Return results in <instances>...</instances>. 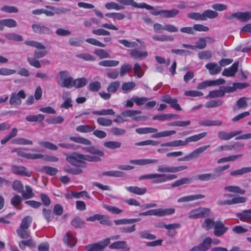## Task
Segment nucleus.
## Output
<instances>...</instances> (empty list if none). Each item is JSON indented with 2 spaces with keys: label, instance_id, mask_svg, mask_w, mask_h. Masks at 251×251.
I'll return each instance as SVG.
<instances>
[{
  "label": "nucleus",
  "instance_id": "64",
  "mask_svg": "<svg viewBox=\"0 0 251 251\" xmlns=\"http://www.w3.org/2000/svg\"><path fill=\"white\" fill-rule=\"evenodd\" d=\"M87 251H103V247L100 243L89 245L86 247Z\"/></svg>",
  "mask_w": 251,
  "mask_h": 251
},
{
  "label": "nucleus",
  "instance_id": "48",
  "mask_svg": "<svg viewBox=\"0 0 251 251\" xmlns=\"http://www.w3.org/2000/svg\"><path fill=\"white\" fill-rule=\"evenodd\" d=\"M81 157L83 161L86 160L90 162H100L101 161L100 156L98 155H84L81 154Z\"/></svg>",
  "mask_w": 251,
  "mask_h": 251
},
{
  "label": "nucleus",
  "instance_id": "21",
  "mask_svg": "<svg viewBox=\"0 0 251 251\" xmlns=\"http://www.w3.org/2000/svg\"><path fill=\"white\" fill-rule=\"evenodd\" d=\"M238 62H235L228 68H226L222 72V75L225 76H233L238 71Z\"/></svg>",
  "mask_w": 251,
  "mask_h": 251
},
{
  "label": "nucleus",
  "instance_id": "8",
  "mask_svg": "<svg viewBox=\"0 0 251 251\" xmlns=\"http://www.w3.org/2000/svg\"><path fill=\"white\" fill-rule=\"evenodd\" d=\"M209 147L210 145H205L199 147L194 150L192 152H191L189 154L183 157L179 158L178 160L181 161H188L193 158H197L199 156V155L200 154L203 153L205 150H206L208 148H209Z\"/></svg>",
  "mask_w": 251,
  "mask_h": 251
},
{
  "label": "nucleus",
  "instance_id": "1",
  "mask_svg": "<svg viewBox=\"0 0 251 251\" xmlns=\"http://www.w3.org/2000/svg\"><path fill=\"white\" fill-rule=\"evenodd\" d=\"M187 169V166H186L175 167L166 165H159L157 167V171L160 174L154 173L143 175L141 176L139 179L140 180L144 179H152V182L153 183H162L177 178L176 175H166L164 173H175Z\"/></svg>",
  "mask_w": 251,
  "mask_h": 251
},
{
  "label": "nucleus",
  "instance_id": "56",
  "mask_svg": "<svg viewBox=\"0 0 251 251\" xmlns=\"http://www.w3.org/2000/svg\"><path fill=\"white\" fill-rule=\"evenodd\" d=\"M63 170L66 173L73 175H79L82 173V170L81 168H80V167L70 168L69 167L65 166L63 168Z\"/></svg>",
  "mask_w": 251,
  "mask_h": 251
},
{
  "label": "nucleus",
  "instance_id": "11",
  "mask_svg": "<svg viewBox=\"0 0 251 251\" xmlns=\"http://www.w3.org/2000/svg\"><path fill=\"white\" fill-rule=\"evenodd\" d=\"M228 230V227L225 226L224 223L220 221H216L214 227L213 234L216 237H221L224 235Z\"/></svg>",
  "mask_w": 251,
  "mask_h": 251
},
{
  "label": "nucleus",
  "instance_id": "42",
  "mask_svg": "<svg viewBox=\"0 0 251 251\" xmlns=\"http://www.w3.org/2000/svg\"><path fill=\"white\" fill-rule=\"evenodd\" d=\"M25 190H23L21 192L23 197L25 199H28L32 198L34 196V194L33 192L32 188L28 186L25 185Z\"/></svg>",
  "mask_w": 251,
  "mask_h": 251
},
{
  "label": "nucleus",
  "instance_id": "54",
  "mask_svg": "<svg viewBox=\"0 0 251 251\" xmlns=\"http://www.w3.org/2000/svg\"><path fill=\"white\" fill-rule=\"evenodd\" d=\"M92 113L96 115H114L115 113L113 109H108L93 111Z\"/></svg>",
  "mask_w": 251,
  "mask_h": 251
},
{
  "label": "nucleus",
  "instance_id": "55",
  "mask_svg": "<svg viewBox=\"0 0 251 251\" xmlns=\"http://www.w3.org/2000/svg\"><path fill=\"white\" fill-rule=\"evenodd\" d=\"M98 124L101 126H109L112 124V121L111 119L104 117H99L97 120Z\"/></svg>",
  "mask_w": 251,
  "mask_h": 251
},
{
  "label": "nucleus",
  "instance_id": "15",
  "mask_svg": "<svg viewBox=\"0 0 251 251\" xmlns=\"http://www.w3.org/2000/svg\"><path fill=\"white\" fill-rule=\"evenodd\" d=\"M26 95L24 90H20L18 93H12L9 100L11 105H20L22 103L21 99L25 98Z\"/></svg>",
  "mask_w": 251,
  "mask_h": 251
},
{
  "label": "nucleus",
  "instance_id": "39",
  "mask_svg": "<svg viewBox=\"0 0 251 251\" xmlns=\"http://www.w3.org/2000/svg\"><path fill=\"white\" fill-rule=\"evenodd\" d=\"M45 116L41 114L36 115H28L25 117V119L29 122H41L44 120Z\"/></svg>",
  "mask_w": 251,
  "mask_h": 251
},
{
  "label": "nucleus",
  "instance_id": "27",
  "mask_svg": "<svg viewBox=\"0 0 251 251\" xmlns=\"http://www.w3.org/2000/svg\"><path fill=\"white\" fill-rule=\"evenodd\" d=\"M199 124L201 126H220L223 123L220 120H201L199 122Z\"/></svg>",
  "mask_w": 251,
  "mask_h": 251
},
{
  "label": "nucleus",
  "instance_id": "45",
  "mask_svg": "<svg viewBox=\"0 0 251 251\" xmlns=\"http://www.w3.org/2000/svg\"><path fill=\"white\" fill-rule=\"evenodd\" d=\"M179 13V11L176 9L170 10H162V16L165 18H173Z\"/></svg>",
  "mask_w": 251,
  "mask_h": 251
},
{
  "label": "nucleus",
  "instance_id": "29",
  "mask_svg": "<svg viewBox=\"0 0 251 251\" xmlns=\"http://www.w3.org/2000/svg\"><path fill=\"white\" fill-rule=\"evenodd\" d=\"M126 189L128 192L138 195H144L147 192V189L145 187L140 188L137 186H128L126 187Z\"/></svg>",
  "mask_w": 251,
  "mask_h": 251
},
{
  "label": "nucleus",
  "instance_id": "6",
  "mask_svg": "<svg viewBox=\"0 0 251 251\" xmlns=\"http://www.w3.org/2000/svg\"><path fill=\"white\" fill-rule=\"evenodd\" d=\"M66 160L72 165L78 167L84 168L86 167V163L83 161L81 154L77 152H74L67 156Z\"/></svg>",
  "mask_w": 251,
  "mask_h": 251
},
{
  "label": "nucleus",
  "instance_id": "36",
  "mask_svg": "<svg viewBox=\"0 0 251 251\" xmlns=\"http://www.w3.org/2000/svg\"><path fill=\"white\" fill-rule=\"evenodd\" d=\"M224 96V93L222 88H220L218 90L210 91L206 96V99H213Z\"/></svg>",
  "mask_w": 251,
  "mask_h": 251
},
{
  "label": "nucleus",
  "instance_id": "10",
  "mask_svg": "<svg viewBox=\"0 0 251 251\" xmlns=\"http://www.w3.org/2000/svg\"><path fill=\"white\" fill-rule=\"evenodd\" d=\"M142 113V111L140 110H127L123 112V116L124 117H127L131 118L133 121H145L148 118L147 116H138L137 115Z\"/></svg>",
  "mask_w": 251,
  "mask_h": 251
},
{
  "label": "nucleus",
  "instance_id": "63",
  "mask_svg": "<svg viewBox=\"0 0 251 251\" xmlns=\"http://www.w3.org/2000/svg\"><path fill=\"white\" fill-rule=\"evenodd\" d=\"M17 233L22 239H27L30 236V232L28 229L21 227L17 230Z\"/></svg>",
  "mask_w": 251,
  "mask_h": 251
},
{
  "label": "nucleus",
  "instance_id": "40",
  "mask_svg": "<svg viewBox=\"0 0 251 251\" xmlns=\"http://www.w3.org/2000/svg\"><path fill=\"white\" fill-rule=\"evenodd\" d=\"M46 8L49 9L50 10H54V14H65L67 12H70L71 11L70 9L69 8H65L63 7H56L53 6L47 5L46 6Z\"/></svg>",
  "mask_w": 251,
  "mask_h": 251
},
{
  "label": "nucleus",
  "instance_id": "46",
  "mask_svg": "<svg viewBox=\"0 0 251 251\" xmlns=\"http://www.w3.org/2000/svg\"><path fill=\"white\" fill-rule=\"evenodd\" d=\"M12 143L20 145H32L33 144V142L31 140L24 138H16L12 141Z\"/></svg>",
  "mask_w": 251,
  "mask_h": 251
},
{
  "label": "nucleus",
  "instance_id": "19",
  "mask_svg": "<svg viewBox=\"0 0 251 251\" xmlns=\"http://www.w3.org/2000/svg\"><path fill=\"white\" fill-rule=\"evenodd\" d=\"M162 101L170 104L171 106L176 110L180 111L181 108L177 103V100L176 99H172L169 95H164L162 97Z\"/></svg>",
  "mask_w": 251,
  "mask_h": 251
},
{
  "label": "nucleus",
  "instance_id": "33",
  "mask_svg": "<svg viewBox=\"0 0 251 251\" xmlns=\"http://www.w3.org/2000/svg\"><path fill=\"white\" fill-rule=\"evenodd\" d=\"M1 20L3 30L4 29V26L9 28H13L16 27L18 25L17 22L13 19H1Z\"/></svg>",
  "mask_w": 251,
  "mask_h": 251
},
{
  "label": "nucleus",
  "instance_id": "25",
  "mask_svg": "<svg viewBox=\"0 0 251 251\" xmlns=\"http://www.w3.org/2000/svg\"><path fill=\"white\" fill-rule=\"evenodd\" d=\"M236 216L244 222L251 221V209L243 210L242 212L236 214Z\"/></svg>",
  "mask_w": 251,
  "mask_h": 251
},
{
  "label": "nucleus",
  "instance_id": "17",
  "mask_svg": "<svg viewBox=\"0 0 251 251\" xmlns=\"http://www.w3.org/2000/svg\"><path fill=\"white\" fill-rule=\"evenodd\" d=\"M131 58L134 59L142 60L146 58L148 52L146 50H139L137 49H131L128 50Z\"/></svg>",
  "mask_w": 251,
  "mask_h": 251
},
{
  "label": "nucleus",
  "instance_id": "5",
  "mask_svg": "<svg viewBox=\"0 0 251 251\" xmlns=\"http://www.w3.org/2000/svg\"><path fill=\"white\" fill-rule=\"evenodd\" d=\"M60 82H58L61 87L70 88L72 87L74 79L71 76L68 71H62L59 73Z\"/></svg>",
  "mask_w": 251,
  "mask_h": 251
},
{
  "label": "nucleus",
  "instance_id": "26",
  "mask_svg": "<svg viewBox=\"0 0 251 251\" xmlns=\"http://www.w3.org/2000/svg\"><path fill=\"white\" fill-rule=\"evenodd\" d=\"M63 241L65 244L70 248L74 247L76 242L75 238L70 232L66 233Z\"/></svg>",
  "mask_w": 251,
  "mask_h": 251
},
{
  "label": "nucleus",
  "instance_id": "14",
  "mask_svg": "<svg viewBox=\"0 0 251 251\" xmlns=\"http://www.w3.org/2000/svg\"><path fill=\"white\" fill-rule=\"evenodd\" d=\"M211 244L212 239L208 237L205 238L201 243L193 247L188 251H206L210 248Z\"/></svg>",
  "mask_w": 251,
  "mask_h": 251
},
{
  "label": "nucleus",
  "instance_id": "34",
  "mask_svg": "<svg viewBox=\"0 0 251 251\" xmlns=\"http://www.w3.org/2000/svg\"><path fill=\"white\" fill-rule=\"evenodd\" d=\"M71 225L76 228H81L85 226V222L79 217H75L71 222Z\"/></svg>",
  "mask_w": 251,
  "mask_h": 251
},
{
  "label": "nucleus",
  "instance_id": "22",
  "mask_svg": "<svg viewBox=\"0 0 251 251\" xmlns=\"http://www.w3.org/2000/svg\"><path fill=\"white\" fill-rule=\"evenodd\" d=\"M205 198V195L202 194H196L193 195H188L180 198L177 200L178 202H189L191 201H196L199 199H201Z\"/></svg>",
  "mask_w": 251,
  "mask_h": 251
},
{
  "label": "nucleus",
  "instance_id": "37",
  "mask_svg": "<svg viewBox=\"0 0 251 251\" xmlns=\"http://www.w3.org/2000/svg\"><path fill=\"white\" fill-rule=\"evenodd\" d=\"M203 21L207 20V19L216 18L218 16V13L212 10H206L202 13Z\"/></svg>",
  "mask_w": 251,
  "mask_h": 251
},
{
  "label": "nucleus",
  "instance_id": "53",
  "mask_svg": "<svg viewBox=\"0 0 251 251\" xmlns=\"http://www.w3.org/2000/svg\"><path fill=\"white\" fill-rule=\"evenodd\" d=\"M135 86L133 82H125L122 85V90L125 93H127L134 89Z\"/></svg>",
  "mask_w": 251,
  "mask_h": 251
},
{
  "label": "nucleus",
  "instance_id": "32",
  "mask_svg": "<svg viewBox=\"0 0 251 251\" xmlns=\"http://www.w3.org/2000/svg\"><path fill=\"white\" fill-rule=\"evenodd\" d=\"M88 82V79L85 77L74 79L72 83V87H75L76 88L83 87L87 84Z\"/></svg>",
  "mask_w": 251,
  "mask_h": 251
},
{
  "label": "nucleus",
  "instance_id": "58",
  "mask_svg": "<svg viewBox=\"0 0 251 251\" xmlns=\"http://www.w3.org/2000/svg\"><path fill=\"white\" fill-rule=\"evenodd\" d=\"M119 63L118 61L107 60L100 62L99 65L101 66L112 67L117 66Z\"/></svg>",
  "mask_w": 251,
  "mask_h": 251
},
{
  "label": "nucleus",
  "instance_id": "59",
  "mask_svg": "<svg viewBox=\"0 0 251 251\" xmlns=\"http://www.w3.org/2000/svg\"><path fill=\"white\" fill-rule=\"evenodd\" d=\"M120 85V83L118 81L112 82L108 86L107 90L109 93H114L119 88Z\"/></svg>",
  "mask_w": 251,
  "mask_h": 251
},
{
  "label": "nucleus",
  "instance_id": "7",
  "mask_svg": "<svg viewBox=\"0 0 251 251\" xmlns=\"http://www.w3.org/2000/svg\"><path fill=\"white\" fill-rule=\"evenodd\" d=\"M26 150L25 148H14L12 150L11 152H16L18 155L28 159L35 160L44 157V155L42 154L26 153L25 151Z\"/></svg>",
  "mask_w": 251,
  "mask_h": 251
},
{
  "label": "nucleus",
  "instance_id": "57",
  "mask_svg": "<svg viewBox=\"0 0 251 251\" xmlns=\"http://www.w3.org/2000/svg\"><path fill=\"white\" fill-rule=\"evenodd\" d=\"M196 179L201 181H207L213 180L211 173L199 174L196 176Z\"/></svg>",
  "mask_w": 251,
  "mask_h": 251
},
{
  "label": "nucleus",
  "instance_id": "24",
  "mask_svg": "<svg viewBox=\"0 0 251 251\" xmlns=\"http://www.w3.org/2000/svg\"><path fill=\"white\" fill-rule=\"evenodd\" d=\"M229 165H226L223 166H219L214 170V173L212 174V178L214 179H216L222 176H223L224 174V172L228 169L229 168Z\"/></svg>",
  "mask_w": 251,
  "mask_h": 251
},
{
  "label": "nucleus",
  "instance_id": "49",
  "mask_svg": "<svg viewBox=\"0 0 251 251\" xmlns=\"http://www.w3.org/2000/svg\"><path fill=\"white\" fill-rule=\"evenodd\" d=\"M223 103V100H214L208 101L205 104L206 108H214L221 106Z\"/></svg>",
  "mask_w": 251,
  "mask_h": 251
},
{
  "label": "nucleus",
  "instance_id": "16",
  "mask_svg": "<svg viewBox=\"0 0 251 251\" xmlns=\"http://www.w3.org/2000/svg\"><path fill=\"white\" fill-rule=\"evenodd\" d=\"M242 132V130L233 131L230 132L220 131L218 133V137L222 140H229L232 138L241 134Z\"/></svg>",
  "mask_w": 251,
  "mask_h": 251
},
{
  "label": "nucleus",
  "instance_id": "38",
  "mask_svg": "<svg viewBox=\"0 0 251 251\" xmlns=\"http://www.w3.org/2000/svg\"><path fill=\"white\" fill-rule=\"evenodd\" d=\"M121 145L122 143L121 142L116 141H107L103 143V146L111 150L120 148Z\"/></svg>",
  "mask_w": 251,
  "mask_h": 251
},
{
  "label": "nucleus",
  "instance_id": "23",
  "mask_svg": "<svg viewBox=\"0 0 251 251\" xmlns=\"http://www.w3.org/2000/svg\"><path fill=\"white\" fill-rule=\"evenodd\" d=\"M205 68L208 70L209 74L215 75L219 73L221 71V67L215 62H210L205 65Z\"/></svg>",
  "mask_w": 251,
  "mask_h": 251
},
{
  "label": "nucleus",
  "instance_id": "12",
  "mask_svg": "<svg viewBox=\"0 0 251 251\" xmlns=\"http://www.w3.org/2000/svg\"><path fill=\"white\" fill-rule=\"evenodd\" d=\"M32 28L35 33L39 34L50 35L53 33L52 30L50 27L42 24H33Z\"/></svg>",
  "mask_w": 251,
  "mask_h": 251
},
{
  "label": "nucleus",
  "instance_id": "50",
  "mask_svg": "<svg viewBox=\"0 0 251 251\" xmlns=\"http://www.w3.org/2000/svg\"><path fill=\"white\" fill-rule=\"evenodd\" d=\"M176 133L175 130H166L160 132H157L151 136L152 138H158L161 137H164L170 136L172 134H174Z\"/></svg>",
  "mask_w": 251,
  "mask_h": 251
},
{
  "label": "nucleus",
  "instance_id": "20",
  "mask_svg": "<svg viewBox=\"0 0 251 251\" xmlns=\"http://www.w3.org/2000/svg\"><path fill=\"white\" fill-rule=\"evenodd\" d=\"M110 249L122 250V251H129L130 250L125 241H118L113 243L109 246Z\"/></svg>",
  "mask_w": 251,
  "mask_h": 251
},
{
  "label": "nucleus",
  "instance_id": "3",
  "mask_svg": "<svg viewBox=\"0 0 251 251\" xmlns=\"http://www.w3.org/2000/svg\"><path fill=\"white\" fill-rule=\"evenodd\" d=\"M175 212V209L173 208H159L141 212L139 214L140 216H151L154 215L158 217H163L166 215H170Z\"/></svg>",
  "mask_w": 251,
  "mask_h": 251
},
{
  "label": "nucleus",
  "instance_id": "30",
  "mask_svg": "<svg viewBox=\"0 0 251 251\" xmlns=\"http://www.w3.org/2000/svg\"><path fill=\"white\" fill-rule=\"evenodd\" d=\"M250 173H251V167H243L240 169L231 171L230 175L232 176H236Z\"/></svg>",
  "mask_w": 251,
  "mask_h": 251
},
{
  "label": "nucleus",
  "instance_id": "2",
  "mask_svg": "<svg viewBox=\"0 0 251 251\" xmlns=\"http://www.w3.org/2000/svg\"><path fill=\"white\" fill-rule=\"evenodd\" d=\"M116 1L121 4L126 5V6L131 5L135 8H146L148 10H152L150 13L151 15L157 16L161 15L162 16V10L156 11L154 9L153 7L148 5L145 3H137L134 0H116Z\"/></svg>",
  "mask_w": 251,
  "mask_h": 251
},
{
  "label": "nucleus",
  "instance_id": "62",
  "mask_svg": "<svg viewBox=\"0 0 251 251\" xmlns=\"http://www.w3.org/2000/svg\"><path fill=\"white\" fill-rule=\"evenodd\" d=\"M198 55L199 59L204 60H209L212 57L211 51L210 50L200 51L198 53Z\"/></svg>",
  "mask_w": 251,
  "mask_h": 251
},
{
  "label": "nucleus",
  "instance_id": "52",
  "mask_svg": "<svg viewBox=\"0 0 251 251\" xmlns=\"http://www.w3.org/2000/svg\"><path fill=\"white\" fill-rule=\"evenodd\" d=\"M120 5L114 2H107L105 4V7L107 9H115L116 10H123L125 9V5Z\"/></svg>",
  "mask_w": 251,
  "mask_h": 251
},
{
  "label": "nucleus",
  "instance_id": "43",
  "mask_svg": "<svg viewBox=\"0 0 251 251\" xmlns=\"http://www.w3.org/2000/svg\"><path fill=\"white\" fill-rule=\"evenodd\" d=\"M136 132L139 134H148L151 133H156L158 131L157 128L153 127H140L136 128Z\"/></svg>",
  "mask_w": 251,
  "mask_h": 251
},
{
  "label": "nucleus",
  "instance_id": "18",
  "mask_svg": "<svg viewBox=\"0 0 251 251\" xmlns=\"http://www.w3.org/2000/svg\"><path fill=\"white\" fill-rule=\"evenodd\" d=\"M11 170L13 174L24 176L27 177L31 176L30 173L28 172L27 169L24 166L12 165Z\"/></svg>",
  "mask_w": 251,
  "mask_h": 251
},
{
  "label": "nucleus",
  "instance_id": "4",
  "mask_svg": "<svg viewBox=\"0 0 251 251\" xmlns=\"http://www.w3.org/2000/svg\"><path fill=\"white\" fill-rule=\"evenodd\" d=\"M211 215V210L209 208L199 207L191 210L188 213L190 219H201L208 217Z\"/></svg>",
  "mask_w": 251,
  "mask_h": 251
},
{
  "label": "nucleus",
  "instance_id": "47",
  "mask_svg": "<svg viewBox=\"0 0 251 251\" xmlns=\"http://www.w3.org/2000/svg\"><path fill=\"white\" fill-rule=\"evenodd\" d=\"M84 150L92 154L98 155L100 156H103L104 155V153L103 151L96 149L94 146L84 148Z\"/></svg>",
  "mask_w": 251,
  "mask_h": 251
},
{
  "label": "nucleus",
  "instance_id": "41",
  "mask_svg": "<svg viewBox=\"0 0 251 251\" xmlns=\"http://www.w3.org/2000/svg\"><path fill=\"white\" fill-rule=\"evenodd\" d=\"M95 128V126L84 125L77 126L76 127V130L81 133H88L94 131Z\"/></svg>",
  "mask_w": 251,
  "mask_h": 251
},
{
  "label": "nucleus",
  "instance_id": "28",
  "mask_svg": "<svg viewBox=\"0 0 251 251\" xmlns=\"http://www.w3.org/2000/svg\"><path fill=\"white\" fill-rule=\"evenodd\" d=\"M179 118V115L175 114H165L159 115H156L153 117L154 120H158L163 121L170 120L174 119H178Z\"/></svg>",
  "mask_w": 251,
  "mask_h": 251
},
{
  "label": "nucleus",
  "instance_id": "35",
  "mask_svg": "<svg viewBox=\"0 0 251 251\" xmlns=\"http://www.w3.org/2000/svg\"><path fill=\"white\" fill-rule=\"evenodd\" d=\"M69 139L71 141L84 145H90L91 144V142L89 140L82 137L71 136L69 138Z\"/></svg>",
  "mask_w": 251,
  "mask_h": 251
},
{
  "label": "nucleus",
  "instance_id": "44",
  "mask_svg": "<svg viewBox=\"0 0 251 251\" xmlns=\"http://www.w3.org/2000/svg\"><path fill=\"white\" fill-rule=\"evenodd\" d=\"M224 190L226 191L239 193L240 194H244L245 193V191L244 190L241 189L239 187L237 186H227L224 187Z\"/></svg>",
  "mask_w": 251,
  "mask_h": 251
},
{
  "label": "nucleus",
  "instance_id": "51",
  "mask_svg": "<svg viewBox=\"0 0 251 251\" xmlns=\"http://www.w3.org/2000/svg\"><path fill=\"white\" fill-rule=\"evenodd\" d=\"M191 179L190 178L187 177H183L173 183L171 184V186L173 188L176 187L183 184H189L191 183Z\"/></svg>",
  "mask_w": 251,
  "mask_h": 251
},
{
  "label": "nucleus",
  "instance_id": "9",
  "mask_svg": "<svg viewBox=\"0 0 251 251\" xmlns=\"http://www.w3.org/2000/svg\"><path fill=\"white\" fill-rule=\"evenodd\" d=\"M86 220L89 222H95L97 220L100 222V224L108 226H111L112 224L111 221L109 220V217L107 216L99 214H95L88 217Z\"/></svg>",
  "mask_w": 251,
  "mask_h": 251
},
{
  "label": "nucleus",
  "instance_id": "31",
  "mask_svg": "<svg viewBox=\"0 0 251 251\" xmlns=\"http://www.w3.org/2000/svg\"><path fill=\"white\" fill-rule=\"evenodd\" d=\"M207 135V132H203L198 134L187 137L185 139V142L187 145L190 142H196L205 137Z\"/></svg>",
  "mask_w": 251,
  "mask_h": 251
},
{
  "label": "nucleus",
  "instance_id": "60",
  "mask_svg": "<svg viewBox=\"0 0 251 251\" xmlns=\"http://www.w3.org/2000/svg\"><path fill=\"white\" fill-rule=\"evenodd\" d=\"M215 223L216 221H214L212 219L207 218L204 221L202 225V226L203 228H206L207 230H209L212 228L213 227L214 228L215 225Z\"/></svg>",
  "mask_w": 251,
  "mask_h": 251
},
{
  "label": "nucleus",
  "instance_id": "13",
  "mask_svg": "<svg viewBox=\"0 0 251 251\" xmlns=\"http://www.w3.org/2000/svg\"><path fill=\"white\" fill-rule=\"evenodd\" d=\"M226 18L228 20L236 18L242 22H246L251 20V12H236L227 16Z\"/></svg>",
  "mask_w": 251,
  "mask_h": 251
},
{
  "label": "nucleus",
  "instance_id": "61",
  "mask_svg": "<svg viewBox=\"0 0 251 251\" xmlns=\"http://www.w3.org/2000/svg\"><path fill=\"white\" fill-rule=\"evenodd\" d=\"M64 121L63 117L61 116L53 117L46 120L47 122L49 124H60Z\"/></svg>",
  "mask_w": 251,
  "mask_h": 251
}]
</instances>
